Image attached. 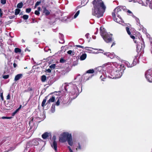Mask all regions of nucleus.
I'll list each match as a JSON object with an SVG mask.
<instances>
[{
    "label": "nucleus",
    "instance_id": "f257e3e1",
    "mask_svg": "<svg viewBox=\"0 0 152 152\" xmlns=\"http://www.w3.org/2000/svg\"><path fill=\"white\" fill-rule=\"evenodd\" d=\"M80 79V75L78 76L75 79ZM82 80L80 79L79 82H76V83H66L65 85H63L65 91L69 92L70 98L71 99H75L79 95L82 91L81 82Z\"/></svg>",
    "mask_w": 152,
    "mask_h": 152
},
{
    "label": "nucleus",
    "instance_id": "f03ea898",
    "mask_svg": "<svg viewBox=\"0 0 152 152\" xmlns=\"http://www.w3.org/2000/svg\"><path fill=\"white\" fill-rule=\"evenodd\" d=\"M106 7L102 0H96V17L99 18L103 16Z\"/></svg>",
    "mask_w": 152,
    "mask_h": 152
},
{
    "label": "nucleus",
    "instance_id": "7ed1b4c3",
    "mask_svg": "<svg viewBox=\"0 0 152 152\" xmlns=\"http://www.w3.org/2000/svg\"><path fill=\"white\" fill-rule=\"evenodd\" d=\"M127 9L125 6H121L117 7L115 8L113 11L112 13V15L114 21L115 22L120 23L121 19L120 15H122L123 11H126Z\"/></svg>",
    "mask_w": 152,
    "mask_h": 152
},
{
    "label": "nucleus",
    "instance_id": "20e7f679",
    "mask_svg": "<svg viewBox=\"0 0 152 152\" xmlns=\"http://www.w3.org/2000/svg\"><path fill=\"white\" fill-rule=\"evenodd\" d=\"M59 140L62 143L67 141L68 144L71 146H72L73 145L71 134L68 132H64L62 133L59 137Z\"/></svg>",
    "mask_w": 152,
    "mask_h": 152
},
{
    "label": "nucleus",
    "instance_id": "39448f33",
    "mask_svg": "<svg viewBox=\"0 0 152 152\" xmlns=\"http://www.w3.org/2000/svg\"><path fill=\"white\" fill-rule=\"evenodd\" d=\"M42 142V143H45L41 139L39 138H37L34 139L32 140V141H30L28 142L27 144V146L26 149L24 150L25 152H26V151L28 150V148L30 145L32 144L34 145H38L39 142Z\"/></svg>",
    "mask_w": 152,
    "mask_h": 152
},
{
    "label": "nucleus",
    "instance_id": "423d86ee",
    "mask_svg": "<svg viewBox=\"0 0 152 152\" xmlns=\"http://www.w3.org/2000/svg\"><path fill=\"white\" fill-rule=\"evenodd\" d=\"M145 77L147 80L150 83H152V70L149 69L145 73Z\"/></svg>",
    "mask_w": 152,
    "mask_h": 152
},
{
    "label": "nucleus",
    "instance_id": "0eeeda50",
    "mask_svg": "<svg viewBox=\"0 0 152 152\" xmlns=\"http://www.w3.org/2000/svg\"><path fill=\"white\" fill-rule=\"evenodd\" d=\"M102 67L101 66H99L96 68V75L97 77H99V74L100 75V78L102 81H104V80L105 78H102Z\"/></svg>",
    "mask_w": 152,
    "mask_h": 152
},
{
    "label": "nucleus",
    "instance_id": "6e6552de",
    "mask_svg": "<svg viewBox=\"0 0 152 152\" xmlns=\"http://www.w3.org/2000/svg\"><path fill=\"white\" fill-rule=\"evenodd\" d=\"M104 41L107 43H110L112 41V34H106L102 37Z\"/></svg>",
    "mask_w": 152,
    "mask_h": 152
},
{
    "label": "nucleus",
    "instance_id": "1a4fd4ad",
    "mask_svg": "<svg viewBox=\"0 0 152 152\" xmlns=\"http://www.w3.org/2000/svg\"><path fill=\"white\" fill-rule=\"evenodd\" d=\"M137 61V58H134L132 62L131 61H127L126 64L128 67H131L136 64Z\"/></svg>",
    "mask_w": 152,
    "mask_h": 152
},
{
    "label": "nucleus",
    "instance_id": "9d476101",
    "mask_svg": "<svg viewBox=\"0 0 152 152\" xmlns=\"http://www.w3.org/2000/svg\"><path fill=\"white\" fill-rule=\"evenodd\" d=\"M64 97L63 96L59 97L55 104L57 106H58L60 103H62L63 104L66 103L67 101L64 99Z\"/></svg>",
    "mask_w": 152,
    "mask_h": 152
},
{
    "label": "nucleus",
    "instance_id": "9b49d317",
    "mask_svg": "<svg viewBox=\"0 0 152 152\" xmlns=\"http://www.w3.org/2000/svg\"><path fill=\"white\" fill-rule=\"evenodd\" d=\"M141 46L140 45H137V51L140 52L143 50V49L145 47V45L143 41H142L141 43Z\"/></svg>",
    "mask_w": 152,
    "mask_h": 152
},
{
    "label": "nucleus",
    "instance_id": "f8f14e48",
    "mask_svg": "<svg viewBox=\"0 0 152 152\" xmlns=\"http://www.w3.org/2000/svg\"><path fill=\"white\" fill-rule=\"evenodd\" d=\"M118 69H121V70H122L123 71L125 69V68L124 67V65L119 64H117L116 62H113L112 63Z\"/></svg>",
    "mask_w": 152,
    "mask_h": 152
},
{
    "label": "nucleus",
    "instance_id": "ddd939ff",
    "mask_svg": "<svg viewBox=\"0 0 152 152\" xmlns=\"http://www.w3.org/2000/svg\"><path fill=\"white\" fill-rule=\"evenodd\" d=\"M77 47L82 48L83 49H85L86 50L89 51V53H91V52L93 51L92 50H94L95 49L91 48H89L88 47H84L83 46L80 45H76V46Z\"/></svg>",
    "mask_w": 152,
    "mask_h": 152
},
{
    "label": "nucleus",
    "instance_id": "4468645a",
    "mask_svg": "<svg viewBox=\"0 0 152 152\" xmlns=\"http://www.w3.org/2000/svg\"><path fill=\"white\" fill-rule=\"evenodd\" d=\"M121 70L120 69L116 70L115 73V77H114L113 78H115L116 79L120 77H121L120 73H121V72H120V71Z\"/></svg>",
    "mask_w": 152,
    "mask_h": 152
},
{
    "label": "nucleus",
    "instance_id": "2eb2a0df",
    "mask_svg": "<svg viewBox=\"0 0 152 152\" xmlns=\"http://www.w3.org/2000/svg\"><path fill=\"white\" fill-rule=\"evenodd\" d=\"M92 76V75H90L86 73H85L82 76V78L84 79V82H85L89 80Z\"/></svg>",
    "mask_w": 152,
    "mask_h": 152
},
{
    "label": "nucleus",
    "instance_id": "dca6fc26",
    "mask_svg": "<svg viewBox=\"0 0 152 152\" xmlns=\"http://www.w3.org/2000/svg\"><path fill=\"white\" fill-rule=\"evenodd\" d=\"M104 67H105L106 68L109 70H111L112 69V66L111 62H108L105 63L103 65Z\"/></svg>",
    "mask_w": 152,
    "mask_h": 152
},
{
    "label": "nucleus",
    "instance_id": "f3484780",
    "mask_svg": "<svg viewBox=\"0 0 152 152\" xmlns=\"http://www.w3.org/2000/svg\"><path fill=\"white\" fill-rule=\"evenodd\" d=\"M75 147H76L75 150L77 151L79 150H82L83 148L82 146L79 142L76 143L75 145Z\"/></svg>",
    "mask_w": 152,
    "mask_h": 152
},
{
    "label": "nucleus",
    "instance_id": "a211bd4d",
    "mask_svg": "<svg viewBox=\"0 0 152 152\" xmlns=\"http://www.w3.org/2000/svg\"><path fill=\"white\" fill-rule=\"evenodd\" d=\"M100 34L102 37L104 35L108 33L106 32L105 29L102 27H100Z\"/></svg>",
    "mask_w": 152,
    "mask_h": 152
},
{
    "label": "nucleus",
    "instance_id": "6ab92c4d",
    "mask_svg": "<svg viewBox=\"0 0 152 152\" xmlns=\"http://www.w3.org/2000/svg\"><path fill=\"white\" fill-rule=\"evenodd\" d=\"M52 147L54 150L56 152H57V143L56 141H53L51 144Z\"/></svg>",
    "mask_w": 152,
    "mask_h": 152
},
{
    "label": "nucleus",
    "instance_id": "aec40b11",
    "mask_svg": "<svg viewBox=\"0 0 152 152\" xmlns=\"http://www.w3.org/2000/svg\"><path fill=\"white\" fill-rule=\"evenodd\" d=\"M49 136L51 137V135L50 133L46 132L42 134V137L43 139H45L48 137H49Z\"/></svg>",
    "mask_w": 152,
    "mask_h": 152
},
{
    "label": "nucleus",
    "instance_id": "412c9836",
    "mask_svg": "<svg viewBox=\"0 0 152 152\" xmlns=\"http://www.w3.org/2000/svg\"><path fill=\"white\" fill-rule=\"evenodd\" d=\"M93 7L92 8V14L93 15H95V0H94L92 2Z\"/></svg>",
    "mask_w": 152,
    "mask_h": 152
},
{
    "label": "nucleus",
    "instance_id": "4be33fe9",
    "mask_svg": "<svg viewBox=\"0 0 152 152\" xmlns=\"http://www.w3.org/2000/svg\"><path fill=\"white\" fill-rule=\"evenodd\" d=\"M59 38L60 39V41H59V42L60 43L63 44L64 42V41L63 39V35L62 34L59 33Z\"/></svg>",
    "mask_w": 152,
    "mask_h": 152
},
{
    "label": "nucleus",
    "instance_id": "5701e85b",
    "mask_svg": "<svg viewBox=\"0 0 152 152\" xmlns=\"http://www.w3.org/2000/svg\"><path fill=\"white\" fill-rule=\"evenodd\" d=\"M22 74H18L15 76V80L16 81L18 80L22 77Z\"/></svg>",
    "mask_w": 152,
    "mask_h": 152
},
{
    "label": "nucleus",
    "instance_id": "b1692460",
    "mask_svg": "<svg viewBox=\"0 0 152 152\" xmlns=\"http://www.w3.org/2000/svg\"><path fill=\"white\" fill-rule=\"evenodd\" d=\"M86 54L85 53H83L80 56V59L81 61L84 60L86 59Z\"/></svg>",
    "mask_w": 152,
    "mask_h": 152
},
{
    "label": "nucleus",
    "instance_id": "393cba45",
    "mask_svg": "<svg viewBox=\"0 0 152 152\" xmlns=\"http://www.w3.org/2000/svg\"><path fill=\"white\" fill-rule=\"evenodd\" d=\"M55 97L54 96H53L48 101L47 104L48 103H50V102H53L55 100Z\"/></svg>",
    "mask_w": 152,
    "mask_h": 152
},
{
    "label": "nucleus",
    "instance_id": "a878e982",
    "mask_svg": "<svg viewBox=\"0 0 152 152\" xmlns=\"http://www.w3.org/2000/svg\"><path fill=\"white\" fill-rule=\"evenodd\" d=\"M43 12L46 15H48L50 14V12L46 9V8H45L43 10Z\"/></svg>",
    "mask_w": 152,
    "mask_h": 152
},
{
    "label": "nucleus",
    "instance_id": "bb28decb",
    "mask_svg": "<svg viewBox=\"0 0 152 152\" xmlns=\"http://www.w3.org/2000/svg\"><path fill=\"white\" fill-rule=\"evenodd\" d=\"M51 112L52 113H54L55 111V104H53L51 106L50 110Z\"/></svg>",
    "mask_w": 152,
    "mask_h": 152
},
{
    "label": "nucleus",
    "instance_id": "cd10ccee",
    "mask_svg": "<svg viewBox=\"0 0 152 152\" xmlns=\"http://www.w3.org/2000/svg\"><path fill=\"white\" fill-rule=\"evenodd\" d=\"M94 72V70L93 69H90L86 71V74L89 73V74H92Z\"/></svg>",
    "mask_w": 152,
    "mask_h": 152
},
{
    "label": "nucleus",
    "instance_id": "c85d7f7f",
    "mask_svg": "<svg viewBox=\"0 0 152 152\" xmlns=\"http://www.w3.org/2000/svg\"><path fill=\"white\" fill-rule=\"evenodd\" d=\"M88 0H82L81 4L83 6H85L88 2Z\"/></svg>",
    "mask_w": 152,
    "mask_h": 152
},
{
    "label": "nucleus",
    "instance_id": "c756f323",
    "mask_svg": "<svg viewBox=\"0 0 152 152\" xmlns=\"http://www.w3.org/2000/svg\"><path fill=\"white\" fill-rule=\"evenodd\" d=\"M131 38L132 39H133V40L134 42V43H137L138 42L137 41V40L138 39V38L137 37L135 38L134 36H131Z\"/></svg>",
    "mask_w": 152,
    "mask_h": 152
},
{
    "label": "nucleus",
    "instance_id": "7c9ffc66",
    "mask_svg": "<svg viewBox=\"0 0 152 152\" xmlns=\"http://www.w3.org/2000/svg\"><path fill=\"white\" fill-rule=\"evenodd\" d=\"M0 96L1 97V100L3 101L4 98L3 96V91L1 89H0Z\"/></svg>",
    "mask_w": 152,
    "mask_h": 152
},
{
    "label": "nucleus",
    "instance_id": "2f4dec72",
    "mask_svg": "<svg viewBox=\"0 0 152 152\" xmlns=\"http://www.w3.org/2000/svg\"><path fill=\"white\" fill-rule=\"evenodd\" d=\"M14 51L15 53H20L21 52V50L20 49L18 48H15L14 50Z\"/></svg>",
    "mask_w": 152,
    "mask_h": 152
},
{
    "label": "nucleus",
    "instance_id": "473e14b6",
    "mask_svg": "<svg viewBox=\"0 0 152 152\" xmlns=\"http://www.w3.org/2000/svg\"><path fill=\"white\" fill-rule=\"evenodd\" d=\"M126 29L128 34L130 35V37L131 36H133L131 34V33L129 30V28L128 27H126Z\"/></svg>",
    "mask_w": 152,
    "mask_h": 152
},
{
    "label": "nucleus",
    "instance_id": "72a5a7b5",
    "mask_svg": "<svg viewBox=\"0 0 152 152\" xmlns=\"http://www.w3.org/2000/svg\"><path fill=\"white\" fill-rule=\"evenodd\" d=\"M47 96H46L45 97V98L44 99L42 102V104H41V106L42 107H44L45 106V103L46 102V98H47Z\"/></svg>",
    "mask_w": 152,
    "mask_h": 152
},
{
    "label": "nucleus",
    "instance_id": "f704fd0d",
    "mask_svg": "<svg viewBox=\"0 0 152 152\" xmlns=\"http://www.w3.org/2000/svg\"><path fill=\"white\" fill-rule=\"evenodd\" d=\"M67 53L70 55L73 56L75 54V52L72 50H69L67 52Z\"/></svg>",
    "mask_w": 152,
    "mask_h": 152
},
{
    "label": "nucleus",
    "instance_id": "c9c22d12",
    "mask_svg": "<svg viewBox=\"0 0 152 152\" xmlns=\"http://www.w3.org/2000/svg\"><path fill=\"white\" fill-rule=\"evenodd\" d=\"M23 6V3L22 2H21L18 3L17 5V7L18 8H21Z\"/></svg>",
    "mask_w": 152,
    "mask_h": 152
},
{
    "label": "nucleus",
    "instance_id": "e433bc0d",
    "mask_svg": "<svg viewBox=\"0 0 152 152\" xmlns=\"http://www.w3.org/2000/svg\"><path fill=\"white\" fill-rule=\"evenodd\" d=\"M46 77L45 75H43L41 77V81L42 82H45L46 80Z\"/></svg>",
    "mask_w": 152,
    "mask_h": 152
},
{
    "label": "nucleus",
    "instance_id": "4c0bfd02",
    "mask_svg": "<svg viewBox=\"0 0 152 152\" xmlns=\"http://www.w3.org/2000/svg\"><path fill=\"white\" fill-rule=\"evenodd\" d=\"M96 50H97L96 52V53H103L104 52V50L101 49H100L98 50L97 49H96Z\"/></svg>",
    "mask_w": 152,
    "mask_h": 152
},
{
    "label": "nucleus",
    "instance_id": "58836bf2",
    "mask_svg": "<svg viewBox=\"0 0 152 152\" xmlns=\"http://www.w3.org/2000/svg\"><path fill=\"white\" fill-rule=\"evenodd\" d=\"M80 13V10H78L77 12L75 14L73 17L72 18H76L77 16Z\"/></svg>",
    "mask_w": 152,
    "mask_h": 152
},
{
    "label": "nucleus",
    "instance_id": "ea45409f",
    "mask_svg": "<svg viewBox=\"0 0 152 152\" xmlns=\"http://www.w3.org/2000/svg\"><path fill=\"white\" fill-rule=\"evenodd\" d=\"M20 10L19 9H16L15 10V15H18L19 13L20 12Z\"/></svg>",
    "mask_w": 152,
    "mask_h": 152
},
{
    "label": "nucleus",
    "instance_id": "a19ab883",
    "mask_svg": "<svg viewBox=\"0 0 152 152\" xmlns=\"http://www.w3.org/2000/svg\"><path fill=\"white\" fill-rule=\"evenodd\" d=\"M115 56V55L114 53H110V55H109V57L111 59H113L114 58Z\"/></svg>",
    "mask_w": 152,
    "mask_h": 152
},
{
    "label": "nucleus",
    "instance_id": "79ce46f5",
    "mask_svg": "<svg viewBox=\"0 0 152 152\" xmlns=\"http://www.w3.org/2000/svg\"><path fill=\"white\" fill-rule=\"evenodd\" d=\"M21 17L23 18L25 20H26L28 19V16L27 15H23V16H21Z\"/></svg>",
    "mask_w": 152,
    "mask_h": 152
},
{
    "label": "nucleus",
    "instance_id": "37998d69",
    "mask_svg": "<svg viewBox=\"0 0 152 152\" xmlns=\"http://www.w3.org/2000/svg\"><path fill=\"white\" fill-rule=\"evenodd\" d=\"M44 50L45 52H47L49 50H51L50 49L48 46L45 47L44 49Z\"/></svg>",
    "mask_w": 152,
    "mask_h": 152
},
{
    "label": "nucleus",
    "instance_id": "c03bdc74",
    "mask_svg": "<svg viewBox=\"0 0 152 152\" xmlns=\"http://www.w3.org/2000/svg\"><path fill=\"white\" fill-rule=\"evenodd\" d=\"M16 145H14L13 146L11 147L10 148V149L9 150V151H12L13 150L16 148Z\"/></svg>",
    "mask_w": 152,
    "mask_h": 152
},
{
    "label": "nucleus",
    "instance_id": "a18cd8bd",
    "mask_svg": "<svg viewBox=\"0 0 152 152\" xmlns=\"http://www.w3.org/2000/svg\"><path fill=\"white\" fill-rule=\"evenodd\" d=\"M33 118H32V119H31V121H30L29 122V125L30 126V129H31L32 128V127H31L32 126V125H32L33 124Z\"/></svg>",
    "mask_w": 152,
    "mask_h": 152
},
{
    "label": "nucleus",
    "instance_id": "49530a36",
    "mask_svg": "<svg viewBox=\"0 0 152 152\" xmlns=\"http://www.w3.org/2000/svg\"><path fill=\"white\" fill-rule=\"evenodd\" d=\"M56 64H52L49 66V67L51 69H54L55 68Z\"/></svg>",
    "mask_w": 152,
    "mask_h": 152
},
{
    "label": "nucleus",
    "instance_id": "de8ad7c7",
    "mask_svg": "<svg viewBox=\"0 0 152 152\" xmlns=\"http://www.w3.org/2000/svg\"><path fill=\"white\" fill-rule=\"evenodd\" d=\"M126 12L128 14H130L129 15H133L132 12L129 10L127 9V10H126Z\"/></svg>",
    "mask_w": 152,
    "mask_h": 152
},
{
    "label": "nucleus",
    "instance_id": "09e8293b",
    "mask_svg": "<svg viewBox=\"0 0 152 152\" xmlns=\"http://www.w3.org/2000/svg\"><path fill=\"white\" fill-rule=\"evenodd\" d=\"M41 3V1H37L35 4V7H36L38 6L39 5V4Z\"/></svg>",
    "mask_w": 152,
    "mask_h": 152
},
{
    "label": "nucleus",
    "instance_id": "8fccbe9b",
    "mask_svg": "<svg viewBox=\"0 0 152 152\" xmlns=\"http://www.w3.org/2000/svg\"><path fill=\"white\" fill-rule=\"evenodd\" d=\"M11 118V117H5L3 116L1 117V118L2 119H10Z\"/></svg>",
    "mask_w": 152,
    "mask_h": 152
},
{
    "label": "nucleus",
    "instance_id": "3c124183",
    "mask_svg": "<svg viewBox=\"0 0 152 152\" xmlns=\"http://www.w3.org/2000/svg\"><path fill=\"white\" fill-rule=\"evenodd\" d=\"M19 111L17 109L12 113V116H14L15 114L18 111Z\"/></svg>",
    "mask_w": 152,
    "mask_h": 152
},
{
    "label": "nucleus",
    "instance_id": "603ef678",
    "mask_svg": "<svg viewBox=\"0 0 152 152\" xmlns=\"http://www.w3.org/2000/svg\"><path fill=\"white\" fill-rule=\"evenodd\" d=\"M31 9L30 8H27L26 9V12L29 13L31 11Z\"/></svg>",
    "mask_w": 152,
    "mask_h": 152
},
{
    "label": "nucleus",
    "instance_id": "864d4df0",
    "mask_svg": "<svg viewBox=\"0 0 152 152\" xmlns=\"http://www.w3.org/2000/svg\"><path fill=\"white\" fill-rule=\"evenodd\" d=\"M9 75H4L3 76V78L4 79H7L9 77Z\"/></svg>",
    "mask_w": 152,
    "mask_h": 152
},
{
    "label": "nucleus",
    "instance_id": "5fc2aeb1",
    "mask_svg": "<svg viewBox=\"0 0 152 152\" xmlns=\"http://www.w3.org/2000/svg\"><path fill=\"white\" fill-rule=\"evenodd\" d=\"M65 61L63 58H61L60 60V62L61 63H64Z\"/></svg>",
    "mask_w": 152,
    "mask_h": 152
},
{
    "label": "nucleus",
    "instance_id": "6e6d98bb",
    "mask_svg": "<svg viewBox=\"0 0 152 152\" xmlns=\"http://www.w3.org/2000/svg\"><path fill=\"white\" fill-rule=\"evenodd\" d=\"M110 53H109V52H106V53H104V54L107 57H109V55H110Z\"/></svg>",
    "mask_w": 152,
    "mask_h": 152
},
{
    "label": "nucleus",
    "instance_id": "4d7b16f0",
    "mask_svg": "<svg viewBox=\"0 0 152 152\" xmlns=\"http://www.w3.org/2000/svg\"><path fill=\"white\" fill-rule=\"evenodd\" d=\"M34 13L37 15H39L40 14V13L39 11L36 10L34 12Z\"/></svg>",
    "mask_w": 152,
    "mask_h": 152
},
{
    "label": "nucleus",
    "instance_id": "13d9d810",
    "mask_svg": "<svg viewBox=\"0 0 152 152\" xmlns=\"http://www.w3.org/2000/svg\"><path fill=\"white\" fill-rule=\"evenodd\" d=\"M1 3L3 4H5L6 3V0H1Z\"/></svg>",
    "mask_w": 152,
    "mask_h": 152
},
{
    "label": "nucleus",
    "instance_id": "bf43d9fd",
    "mask_svg": "<svg viewBox=\"0 0 152 152\" xmlns=\"http://www.w3.org/2000/svg\"><path fill=\"white\" fill-rule=\"evenodd\" d=\"M15 17V16L14 15L10 16L9 17V18L10 19H12L13 18H14Z\"/></svg>",
    "mask_w": 152,
    "mask_h": 152
},
{
    "label": "nucleus",
    "instance_id": "052dcab7",
    "mask_svg": "<svg viewBox=\"0 0 152 152\" xmlns=\"http://www.w3.org/2000/svg\"><path fill=\"white\" fill-rule=\"evenodd\" d=\"M89 33H87L85 35V37L87 39H88L89 38Z\"/></svg>",
    "mask_w": 152,
    "mask_h": 152
},
{
    "label": "nucleus",
    "instance_id": "680f3d73",
    "mask_svg": "<svg viewBox=\"0 0 152 152\" xmlns=\"http://www.w3.org/2000/svg\"><path fill=\"white\" fill-rule=\"evenodd\" d=\"M32 23H38L37 20H35L34 19H32Z\"/></svg>",
    "mask_w": 152,
    "mask_h": 152
},
{
    "label": "nucleus",
    "instance_id": "e2e57ef3",
    "mask_svg": "<svg viewBox=\"0 0 152 152\" xmlns=\"http://www.w3.org/2000/svg\"><path fill=\"white\" fill-rule=\"evenodd\" d=\"M56 136L55 135L53 136L52 138V140H53V141H56Z\"/></svg>",
    "mask_w": 152,
    "mask_h": 152
},
{
    "label": "nucleus",
    "instance_id": "0e129e2a",
    "mask_svg": "<svg viewBox=\"0 0 152 152\" xmlns=\"http://www.w3.org/2000/svg\"><path fill=\"white\" fill-rule=\"evenodd\" d=\"M3 15V13L2 12V10L1 9H0V17H1Z\"/></svg>",
    "mask_w": 152,
    "mask_h": 152
},
{
    "label": "nucleus",
    "instance_id": "69168bd1",
    "mask_svg": "<svg viewBox=\"0 0 152 152\" xmlns=\"http://www.w3.org/2000/svg\"><path fill=\"white\" fill-rule=\"evenodd\" d=\"M135 20L138 23H140V20H139V19L137 18V17H136L135 18Z\"/></svg>",
    "mask_w": 152,
    "mask_h": 152
},
{
    "label": "nucleus",
    "instance_id": "338daca9",
    "mask_svg": "<svg viewBox=\"0 0 152 152\" xmlns=\"http://www.w3.org/2000/svg\"><path fill=\"white\" fill-rule=\"evenodd\" d=\"M10 95L9 94L7 96V100H9L10 99Z\"/></svg>",
    "mask_w": 152,
    "mask_h": 152
},
{
    "label": "nucleus",
    "instance_id": "774afa93",
    "mask_svg": "<svg viewBox=\"0 0 152 152\" xmlns=\"http://www.w3.org/2000/svg\"><path fill=\"white\" fill-rule=\"evenodd\" d=\"M151 2L149 0H146V3L147 4H150Z\"/></svg>",
    "mask_w": 152,
    "mask_h": 152
}]
</instances>
